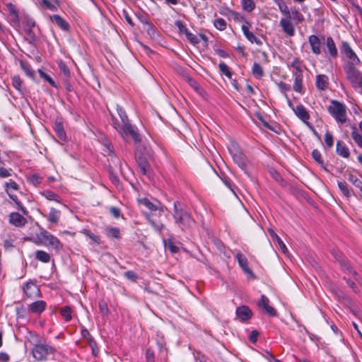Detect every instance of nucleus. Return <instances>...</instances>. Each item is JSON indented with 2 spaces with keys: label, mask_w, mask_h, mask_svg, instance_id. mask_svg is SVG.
I'll list each match as a JSON object with an SVG mask.
<instances>
[{
  "label": "nucleus",
  "mask_w": 362,
  "mask_h": 362,
  "mask_svg": "<svg viewBox=\"0 0 362 362\" xmlns=\"http://www.w3.org/2000/svg\"><path fill=\"white\" fill-rule=\"evenodd\" d=\"M117 112L120 117L121 122L112 115V125L116 131L122 136L130 135L135 143L141 141V136L136 127L130 124L125 110L117 105Z\"/></svg>",
  "instance_id": "1"
},
{
  "label": "nucleus",
  "mask_w": 362,
  "mask_h": 362,
  "mask_svg": "<svg viewBox=\"0 0 362 362\" xmlns=\"http://www.w3.org/2000/svg\"><path fill=\"white\" fill-rule=\"evenodd\" d=\"M173 218L175 224L182 230L192 228L195 221L188 210L179 201L173 203Z\"/></svg>",
  "instance_id": "2"
},
{
  "label": "nucleus",
  "mask_w": 362,
  "mask_h": 362,
  "mask_svg": "<svg viewBox=\"0 0 362 362\" xmlns=\"http://www.w3.org/2000/svg\"><path fill=\"white\" fill-rule=\"evenodd\" d=\"M37 238L41 244L46 247H51L57 251L62 250L63 247L61 241L44 228H40Z\"/></svg>",
  "instance_id": "3"
},
{
  "label": "nucleus",
  "mask_w": 362,
  "mask_h": 362,
  "mask_svg": "<svg viewBox=\"0 0 362 362\" xmlns=\"http://www.w3.org/2000/svg\"><path fill=\"white\" fill-rule=\"evenodd\" d=\"M56 351L54 347L39 342L34 346L32 354L35 360L42 361L47 360L50 355L54 354Z\"/></svg>",
  "instance_id": "4"
},
{
  "label": "nucleus",
  "mask_w": 362,
  "mask_h": 362,
  "mask_svg": "<svg viewBox=\"0 0 362 362\" xmlns=\"http://www.w3.org/2000/svg\"><path fill=\"white\" fill-rule=\"evenodd\" d=\"M329 113L336 119L337 122L344 124L346 121V110L345 105L337 101L332 100L327 108Z\"/></svg>",
  "instance_id": "5"
},
{
  "label": "nucleus",
  "mask_w": 362,
  "mask_h": 362,
  "mask_svg": "<svg viewBox=\"0 0 362 362\" xmlns=\"http://www.w3.org/2000/svg\"><path fill=\"white\" fill-rule=\"evenodd\" d=\"M340 49L341 52L345 54L346 58L349 59L344 66V71H347L348 67L356 68V66L360 64L361 61L359 58L347 42H342Z\"/></svg>",
  "instance_id": "6"
},
{
  "label": "nucleus",
  "mask_w": 362,
  "mask_h": 362,
  "mask_svg": "<svg viewBox=\"0 0 362 362\" xmlns=\"http://www.w3.org/2000/svg\"><path fill=\"white\" fill-rule=\"evenodd\" d=\"M229 153L231 155L234 162L245 172H246L248 165V160L240 149L236 143H232L228 147Z\"/></svg>",
  "instance_id": "7"
},
{
  "label": "nucleus",
  "mask_w": 362,
  "mask_h": 362,
  "mask_svg": "<svg viewBox=\"0 0 362 362\" xmlns=\"http://www.w3.org/2000/svg\"><path fill=\"white\" fill-rule=\"evenodd\" d=\"M332 255L334 256L335 260L338 262L341 267V269L344 272H348L354 277V280L356 281H359L360 278L358 273L349 265L347 261L344 259L342 253L337 250H333L332 252Z\"/></svg>",
  "instance_id": "8"
},
{
  "label": "nucleus",
  "mask_w": 362,
  "mask_h": 362,
  "mask_svg": "<svg viewBox=\"0 0 362 362\" xmlns=\"http://www.w3.org/2000/svg\"><path fill=\"white\" fill-rule=\"evenodd\" d=\"M345 74L352 87L362 92V72L356 68L348 67Z\"/></svg>",
  "instance_id": "9"
},
{
  "label": "nucleus",
  "mask_w": 362,
  "mask_h": 362,
  "mask_svg": "<svg viewBox=\"0 0 362 362\" xmlns=\"http://www.w3.org/2000/svg\"><path fill=\"white\" fill-rule=\"evenodd\" d=\"M293 112L298 119H300L310 129L313 130L315 135H317V133L316 132L312 124L308 122V119H310V115L307 111L306 108L302 104L296 105Z\"/></svg>",
  "instance_id": "10"
},
{
  "label": "nucleus",
  "mask_w": 362,
  "mask_h": 362,
  "mask_svg": "<svg viewBox=\"0 0 362 362\" xmlns=\"http://www.w3.org/2000/svg\"><path fill=\"white\" fill-rule=\"evenodd\" d=\"M138 201L140 204L144 206L149 211V212H146L151 216H154L156 214H158V216L162 215L163 210L162 207L158 206V205L160 204L159 202L156 201V204H155L147 198L140 199Z\"/></svg>",
  "instance_id": "11"
},
{
  "label": "nucleus",
  "mask_w": 362,
  "mask_h": 362,
  "mask_svg": "<svg viewBox=\"0 0 362 362\" xmlns=\"http://www.w3.org/2000/svg\"><path fill=\"white\" fill-rule=\"evenodd\" d=\"M23 291L28 298H37L40 296V288L33 281H28L24 285Z\"/></svg>",
  "instance_id": "12"
},
{
  "label": "nucleus",
  "mask_w": 362,
  "mask_h": 362,
  "mask_svg": "<svg viewBox=\"0 0 362 362\" xmlns=\"http://www.w3.org/2000/svg\"><path fill=\"white\" fill-rule=\"evenodd\" d=\"M279 25L286 35L293 37L295 35V28L291 22V16L281 18L279 22Z\"/></svg>",
  "instance_id": "13"
},
{
  "label": "nucleus",
  "mask_w": 362,
  "mask_h": 362,
  "mask_svg": "<svg viewBox=\"0 0 362 362\" xmlns=\"http://www.w3.org/2000/svg\"><path fill=\"white\" fill-rule=\"evenodd\" d=\"M308 42L310 45L312 52L316 55L322 53V41L315 35H311L308 37Z\"/></svg>",
  "instance_id": "14"
},
{
  "label": "nucleus",
  "mask_w": 362,
  "mask_h": 362,
  "mask_svg": "<svg viewBox=\"0 0 362 362\" xmlns=\"http://www.w3.org/2000/svg\"><path fill=\"white\" fill-rule=\"evenodd\" d=\"M257 305L259 308H263L269 316L274 317L276 315V310L272 306L269 305V300L266 296H261V298Z\"/></svg>",
  "instance_id": "15"
},
{
  "label": "nucleus",
  "mask_w": 362,
  "mask_h": 362,
  "mask_svg": "<svg viewBox=\"0 0 362 362\" xmlns=\"http://www.w3.org/2000/svg\"><path fill=\"white\" fill-rule=\"evenodd\" d=\"M235 313L242 322L247 321L252 317V310L247 305H241L238 307Z\"/></svg>",
  "instance_id": "16"
},
{
  "label": "nucleus",
  "mask_w": 362,
  "mask_h": 362,
  "mask_svg": "<svg viewBox=\"0 0 362 362\" xmlns=\"http://www.w3.org/2000/svg\"><path fill=\"white\" fill-rule=\"evenodd\" d=\"M9 223L16 227H22L27 223L25 218L18 212H12L9 215Z\"/></svg>",
  "instance_id": "17"
},
{
  "label": "nucleus",
  "mask_w": 362,
  "mask_h": 362,
  "mask_svg": "<svg viewBox=\"0 0 362 362\" xmlns=\"http://www.w3.org/2000/svg\"><path fill=\"white\" fill-rule=\"evenodd\" d=\"M61 214L62 213L59 210L52 207L48 215L43 214V216L45 217L49 223L57 226L59 223Z\"/></svg>",
  "instance_id": "18"
},
{
  "label": "nucleus",
  "mask_w": 362,
  "mask_h": 362,
  "mask_svg": "<svg viewBox=\"0 0 362 362\" xmlns=\"http://www.w3.org/2000/svg\"><path fill=\"white\" fill-rule=\"evenodd\" d=\"M235 259H237L239 266L245 273L250 275H253L252 269L248 267V261L245 256L238 252L235 255Z\"/></svg>",
  "instance_id": "19"
},
{
  "label": "nucleus",
  "mask_w": 362,
  "mask_h": 362,
  "mask_svg": "<svg viewBox=\"0 0 362 362\" xmlns=\"http://www.w3.org/2000/svg\"><path fill=\"white\" fill-rule=\"evenodd\" d=\"M241 30L245 37L251 43H255L257 45H262V40L259 37H256L252 32L250 31L247 25H242Z\"/></svg>",
  "instance_id": "20"
},
{
  "label": "nucleus",
  "mask_w": 362,
  "mask_h": 362,
  "mask_svg": "<svg viewBox=\"0 0 362 362\" xmlns=\"http://www.w3.org/2000/svg\"><path fill=\"white\" fill-rule=\"evenodd\" d=\"M144 214L145 215L149 224L153 227V228L156 231L160 233L163 230V228H165L164 224L161 221L154 219V216H151L147 212H144Z\"/></svg>",
  "instance_id": "21"
},
{
  "label": "nucleus",
  "mask_w": 362,
  "mask_h": 362,
  "mask_svg": "<svg viewBox=\"0 0 362 362\" xmlns=\"http://www.w3.org/2000/svg\"><path fill=\"white\" fill-rule=\"evenodd\" d=\"M46 305L47 303L44 300H40L35 301L30 304V311L32 313L40 314L45 310Z\"/></svg>",
  "instance_id": "22"
},
{
  "label": "nucleus",
  "mask_w": 362,
  "mask_h": 362,
  "mask_svg": "<svg viewBox=\"0 0 362 362\" xmlns=\"http://www.w3.org/2000/svg\"><path fill=\"white\" fill-rule=\"evenodd\" d=\"M14 190H5L7 195L9 198L16 204V207L18 210H20L23 214H27L28 211L26 208L22 204V203L19 201L18 196L13 193Z\"/></svg>",
  "instance_id": "23"
},
{
  "label": "nucleus",
  "mask_w": 362,
  "mask_h": 362,
  "mask_svg": "<svg viewBox=\"0 0 362 362\" xmlns=\"http://www.w3.org/2000/svg\"><path fill=\"white\" fill-rule=\"evenodd\" d=\"M326 47L329 54L332 58H336L338 55V51L335 42L332 37H327L325 41Z\"/></svg>",
  "instance_id": "24"
},
{
  "label": "nucleus",
  "mask_w": 362,
  "mask_h": 362,
  "mask_svg": "<svg viewBox=\"0 0 362 362\" xmlns=\"http://www.w3.org/2000/svg\"><path fill=\"white\" fill-rule=\"evenodd\" d=\"M316 87L321 90L327 88L329 84L328 77L325 74H320L316 76Z\"/></svg>",
  "instance_id": "25"
},
{
  "label": "nucleus",
  "mask_w": 362,
  "mask_h": 362,
  "mask_svg": "<svg viewBox=\"0 0 362 362\" xmlns=\"http://www.w3.org/2000/svg\"><path fill=\"white\" fill-rule=\"evenodd\" d=\"M294 83L293 90L296 92L301 93L303 89V73L302 72H294Z\"/></svg>",
  "instance_id": "26"
},
{
  "label": "nucleus",
  "mask_w": 362,
  "mask_h": 362,
  "mask_svg": "<svg viewBox=\"0 0 362 362\" xmlns=\"http://www.w3.org/2000/svg\"><path fill=\"white\" fill-rule=\"evenodd\" d=\"M336 151L338 155L343 158H348L350 156L349 149L343 141H337Z\"/></svg>",
  "instance_id": "27"
},
{
  "label": "nucleus",
  "mask_w": 362,
  "mask_h": 362,
  "mask_svg": "<svg viewBox=\"0 0 362 362\" xmlns=\"http://www.w3.org/2000/svg\"><path fill=\"white\" fill-rule=\"evenodd\" d=\"M268 233L270 235V236L274 240H276L282 252L284 254H286L288 251V249L284 244V243L282 241V240L279 238V236L274 232V230L272 228L268 229Z\"/></svg>",
  "instance_id": "28"
},
{
  "label": "nucleus",
  "mask_w": 362,
  "mask_h": 362,
  "mask_svg": "<svg viewBox=\"0 0 362 362\" xmlns=\"http://www.w3.org/2000/svg\"><path fill=\"white\" fill-rule=\"evenodd\" d=\"M52 18L56 24L64 31H68L69 30V24L59 15L55 14L52 16Z\"/></svg>",
  "instance_id": "29"
},
{
  "label": "nucleus",
  "mask_w": 362,
  "mask_h": 362,
  "mask_svg": "<svg viewBox=\"0 0 362 362\" xmlns=\"http://www.w3.org/2000/svg\"><path fill=\"white\" fill-rule=\"evenodd\" d=\"M40 194L49 201H54L57 203H61V197L55 192L50 190H43L40 192Z\"/></svg>",
  "instance_id": "30"
},
{
  "label": "nucleus",
  "mask_w": 362,
  "mask_h": 362,
  "mask_svg": "<svg viewBox=\"0 0 362 362\" xmlns=\"http://www.w3.org/2000/svg\"><path fill=\"white\" fill-rule=\"evenodd\" d=\"M73 309L69 305H65L60 309V314L64 318V321L68 322L72 319Z\"/></svg>",
  "instance_id": "31"
},
{
  "label": "nucleus",
  "mask_w": 362,
  "mask_h": 362,
  "mask_svg": "<svg viewBox=\"0 0 362 362\" xmlns=\"http://www.w3.org/2000/svg\"><path fill=\"white\" fill-rule=\"evenodd\" d=\"M7 11L10 13L11 17H12V21L14 23H18L19 22V17H18V10L17 7L11 4L8 3L6 4Z\"/></svg>",
  "instance_id": "32"
},
{
  "label": "nucleus",
  "mask_w": 362,
  "mask_h": 362,
  "mask_svg": "<svg viewBox=\"0 0 362 362\" xmlns=\"http://www.w3.org/2000/svg\"><path fill=\"white\" fill-rule=\"evenodd\" d=\"M338 187L343 194L349 198L352 195V189L345 181H338Z\"/></svg>",
  "instance_id": "33"
},
{
  "label": "nucleus",
  "mask_w": 362,
  "mask_h": 362,
  "mask_svg": "<svg viewBox=\"0 0 362 362\" xmlns=\"http://www.w3.org/2000/svg\"><path fill=\"white\" fill-rule=\"evenodd\" d=\"M35 258L44 263H47L50 261V255L44 250H37L35 252Z\"/></svg>",
  "instance_id": "34"
},
{
  "label": "nucleus",
  "mask_w": 362,
  "mask_h": 362,
  "mask_svg": "<svg viewBox=\"0 0 362 362\" xmlns=\"http://www.w3.org/2000/svg\"><path fill=\"white\" fill-rule=\"evenodd\" d=\"M28 182L29 184L37 187L42 181V177L37 173H34L28 177Z\"/></svg>",
  "instance_id": "35"
},
{
  "label": "nucleus",
  "mask_w": 362,
  "mask_h": 362,
  "mask_svg": "<svg viewBox=\"0 0 362 362\" xmlns=\"http://www.w3.org/2000/svg\"><path fill=\"white\" fill-rule=\"evenodd\" d=\"M105 233L107 237L113 238H119L120 230L116 227H107L105 228Z\"/></svg>",
  "instance_id": "36"
},
{
  "label": "nucleus",
  "mask_w": 362,
  "mask_h": 362,
  "mask_svg": "<svg viewBox=\"0 0 362 362\" xmlns=\"http://www.w3.org/2000/svg\"><path fill=\"white\" fill-rule=\"evenodd\" d=\"M54 131L57 136L62 141H66V135L64 129L63 125L61 123H56L54 127Z\"/></svg>",
  "instance_id": "37"
},
{
  "label": "nucleus",
  "mask_w": 362,
  "mask_h": 362,
  "mask_svg": "<svg viewBox=\"0 0 362 362\" xmlns=\"http://www.w3.org/2000/svg\"><path fill=\"white\" fill-rule=\"evenodd\" d=\"M252 73L253 76L257 78H260L264 75L262 67L259 63L255 62L252 68Z\"/></svg>",
  "instance_id": "38"
},
{
  "label": "nucleus",
  "mask_w": 362,
  "mask_h": 362,
  "mask_svg": "<svg viewBox=\"0 0 362 362\" xmlns=\"http://www.w3.org/2000/svg\"><path fill=\"white\" fill-rule=\"evenodd\" d=\"M20 65H21V69L24 71L25 74L29 78H34V72H33V71L32 69L31 66L28 62H23V61H21L20 62Z\"/></svg>",
  "instance_id": "39"
},
{
  "label": "nucleus",
  "mask_w": 362,
  "mask_h": 362,
  "mask_svg": "<svg viewBox=\"0 0 362 362\" xmlns=\"http://www.w3.org/2000/svg\"><path fill=\"white\" fill-rule=\"evenodd\" d=\"M37 72L40 75V76L43 78L45 81L49 83L50 86H52L54 88H58V86L55 81L51 78L49 75L44 72L42 69H38Z\"/></svg>",
  "instance_id": "40"
},
{
  "label": "nucleus",
  "mask_w": 362,
  "mask_h": 362,
  "mask_svg": "<svg viewBox=\"0 0 362 362\" xmlns=\"http://www.w3.org/2000/svg\"><path fill=\"white\" fill-rule=\"evenodd\" d=\"M241 4L243 9L247 12H251L255 8V4L253 0H242Z\"/></svg>",
  "instance_id": "41"
},
{
  "label": "nucleus",
  "mask_w": 362,
  "mask_h": 362,
  "mask_svg": "<svg viewBox=\"0 0 362 362\" xmlns=\"http://www.w3.org/2000/svg\"><path fill=\"white\" fill-rule=\"evenodd\" d=\"M351 136L358 147L362 148V136L356 127H353Z\"/></svg>",
  "instance_id": "42"
},
{
  "label": "nucleus",
  "mask_w": 362,
  "mask_h": 362,
  "mask_svg": "<svg viewBox=\"0 0 362 362\" xmlns=\"http://www.w3.org/2000/svg\"><path fill=\"white\" fill-rule=\"evenodd\" d=\"M276 3L278 4L279 11L282 14L285 15L286 17L291 16V12L288 9V7L284 1L278 0L276 1Z\"/></svg>",
  "instance_id": "43"
},
{
  "label": "nucleus",
  "mask_w": 362,
  "mask_h": 362,
  "mask_svg": "<svg viewBox=\"0 0 362 362\" xmlns=\"http://www.w3.org/2000/svg\"><path fill=\"white\" fill-rule=\"evenodd\" d=\"M4 190H14V191H18L20 189L19 185L16 182L13 180H9L8 182H6L3 185Z\"/></svg>",
  "instance_id": "44"
},
{
  "label": "nucleus",
  "mask_w": 362,
  "mask_h": 362,
  "mask_svg": "<svg viewBox=\"0 0 362 362\" xmlns=\"http://www.w3.org/2000/svg\"><path fill=\"white\" fill-rule=\"evenodd\" d=\"M145 26H146V28L144 29L146 30L148 35L151 39L156 38V36L158 35V33H157L155 26L151 23H149L148 24H147Z\"/></svg>",
  "instance_id": "45"
},
{
  "label": "nucleus",
  "mask_w": 362,
  "mask_h": 362,
  "mask_svg": "<svg viewBox=\"0 0 362 362\" xmlns=\"http://www.w3.org/2000/svg\"><path fill=\"white\" fill-rule=\"evenodd\" d=\"M214 25L215 26V28L216 29L222 31V30H224L226 29L227 23H226V21L223 18H218L214 20Z\"/></svg>",
  "instance_id": "46"
},
{
  "label": "nucleus",
  "mask_w": 362,
  "mask_h": 362,
  "mask_svg": "<svg viewBox=\"0 0 362 362\" xmlns=\"http://www.w3.org/2000/svg\"><path fill=\"white\" fill-rule=\"evenodd\" d=\"M139 168L141 173L143 175H148V176L149 175V173H150L149 165L146 160H140L139 162Z\"/></svg>",
  "instance_id": "47"
},
{
  "label": "nucleus",
  "mask_w": 362,
  "mask_h": 362,
  "mask_svg": "<svg viewBox=\"0 0 362 362\" xmlns=\"http://www.w3.org/2000/svg\"><path fill=\"white\" fill-rule=\"evenodd\" d=\"M218 67L221 74H224L228 78L231 79L233 74L228 66L224 62H221L218 64Z\"/></svg>",
  "instance_id": "48"
},
{
  "label": "nucleus",
  "mask_w": 362,
  "mask_h": 362,
  "mask_svg": "<svg viewBox=\"0 0 362 362\" xmlns=\"http://www.w3.org/2000/svg\"><path fill=\"white\" fill-rule=\"evenodd\" d=\"M22 84L23 81L21 79L20 76H14L12 78V85L20 93H22Z\"/></svg>",
  "instance_id": "49"
},
{
  "label": "nucleus",
  "mask_w": 362,
  "mask_h": 362,
  "mask_svg": "<svg viewBox=\"0 0 362 362\" xmlns=\"http://www.w3.org/2000/svg\"><path fill=\"white\" fill-rule=\"evenodd\" d=\"M58 66L60 70V71L66 76L69 77L70 76V71L65 62L63 61H59L58 62Z\"/></svg>",
  "instance_id": "50"
},
{
  "label": "nucleus",
  "mask_w": 362,
  "mask_h": 362,
  "mask_svg": "<svg viewBox=\"0 0 362 362\" xmlns=\"http://www.w3.org/2000/svg\"><path fill=\"white\" fill-rule=\"evenodd\" d=\"M136 16L138 20L143 23L144 25H146L149 23H151L148 20V15L144 12H138L136 13Z\"/></svg>",
  "instance_id": "51"
},
{
  "label": "nucleus",
  "mask_w": 362,
  "mask_h": 362,
  "mask_svg": "<svg viewBox=\"0 0 362 362\" xmlns=\"http://www.w3.org/2000/svg\"><path fill=\"white\" fill-rule=\"evenodd\" d=\"M185 36L189 42L194 45L200 42L199 37L189 31L185 35Z\"/></svg>",
  "instance_id": "52"
},
{
  "label": "nucleus",
  "mask_w": 362,
  "mask_h": 362,
  "mask_svg": "<svg viewBox=\"0 0 362 362\" xmlns=\"http://www.w3.org/2000/svg\"><path fill=\"white\" fill-rule=\"evenodd\" d=\"M88 342L89 346L91 347L93 355L97 356L99 353V348L94 338H89V341H88Z\"/></svg>",
  "instance_id": "53"
},
{
  "label": "nucleus",
  "mask_w": 362,
  "mask_h": 362,
  "mask_svg": "<svg viewBox=\"0 0 362 362\" xmlns=\"http://www.w3.org/2000/svg\"><path fill=\"white\" fill-rule=\"evenodd\" d=\"M348 180L353 185H354L356 187L359 188L360 190H361V189H362V181L360 179H358L355 175H350L349 178H348Z\"/></svg>",
  "instance_id": "54"
},
{
  "label": "nucleus",
  "mask_w": 362,
  "mask_h": 362,
  "mask_svg": "<svg viewBox=\"0 0 362 362\" xmlns=\"http://www.w3.org/2000/svg\"><path fill=\"white\" fill-rule=\"evenodd\" d=\"M124 276L132 282H136L139 279V276L136 272L132 270H129L124 272Z\"/></svg>",
  "instance_id": "55"
},
{
  "label": "nucleus",
  "mask_w": 362,
  "mask_h": 362,
  "mask_svg": "<svg viewBox=\"0 0 362 362\" xmlns=\"http://www.w3.org/2000/svg\"><path fill=\"white\" fill-rule=\"evenodd\" d=\"M291 13L293 16V18L296 19L298 23H302L304 21L303 15L296 8H291Z\"/></svg>",
  "instance_id": "56"
},
{
  "label": "nucleus",
  "mask_w": 362,
  "mask_h": 362,
  "mask_svg": "<svg viewBox=\"0 0 362 362\" xmlns=\"http://www.w3.org/2000/svg\"><path fill=\"white\" fill-rule=\"evenodd\" d=\"M291 67H292L293 69H294L296 70L295 72H302V69H301V62L300 60L296 57L293 59V61L291 62Z\"/></svg>",
  "instance_id": "57"
},
{
  "label": "nucleus",
  "mask_w": 362,
  "mask_h": 362,
  "mask_svg": "<svg viewBox=\"0 0 362 362\" xmlns=\"http://www.w3.org/2000/svg\"><path fill=\"white\" fill-rule=\"evenodd\" d=\"M175 25L177 28L179 33L186 35L189 30L180 20L175 22Z\"/></svg>",
  "instance_id": "58"
},
{
  "label": "nucleus",
  "mask_w": 362,
  "mask_h": 362,
  "mask_svg": "<svg viewBox=\"0 0 362 362\" xmlns=\"http://www.w3.org/2000/svg\"><path fill=\"white\" fill-rule=\"evenodd\" d=\"M42 4L52 11H55L57 9V6L55 3L52 2L50 0H42Z\"/></svg>",
  "instance_id": "59"
},
{
  "label": "nucleus",
  "mask_w": 362,
  "mask_h": 362,
  "mask_svg": "<svg viewBox=\"0 0 362 362\" xmlns=\"http://www.w3.org/2000/svg\"><path fill=\"white\" fill-rule=\"evenodd\" d=\"M13 170L11 168H0V178H6L12 175Z\"/></svg>",
  "instance_id": "60"
},
{
  "label": "nucleus",
  "mask_w": 362,
  "mask_h": 362,
  "mask_svg": "<svg viewBox=\"0 0 362 362\" xmlns=\"http://www.w3.org/2000/svg\"><path fill=\"white\" fill-rule=\"evenodd\" d=\"M312 156L318 164H323V160L322 159V156L320 151H318L317 149H314L312 152Z\"/></svg>",
  "instance_id": "61"
},
{
  "label": "nucleus",
  "mask_w": 362,
  "mask_h": 362,
  "mask_svg": "<svg viewBox=\"0 0 362 362\" xmlns=\"http://www.w3.org/2000/svg\"><path fill=\"white\" fill-rule=\"evenodd\" d=\"M325 142L328 148H331L334 144L332 135L327 131L325 134Z\"/></svg>",
  "instance_id": "62"
},
{
  "label": "nucleus",
  "mask_w": 362,
  "mask_h": 362,
  "mask_svg": "<svg viewBox=\"0 0 362 362\" xmlns=\"http://www.w3.org/2000/svg\"><path fill=\"white\" fill-rule=\"evenodd\" d=\"M98 307H99L100 312L101 313L102 315H105L108 313L109 310L107 308V305L105 302H104V301L99 302Z\"/></svg>",
  "instance_id": "63"
},
{
  "label": "nucleus",
  "mask_w": 362,
  "mask_h": 362,
  "mask_svg": "<svg viewBox=\"0 0 362 362\" xmlns=\"http://www.w3.org/2000/svg\"><path fill=\"white\" fill-rule=\"evenodd\" d=\"M146 359L147 362H155L154 352L152 349H147L146 352Z\"/></svg>",
  "instance_id": "64"
}]
</instances>
